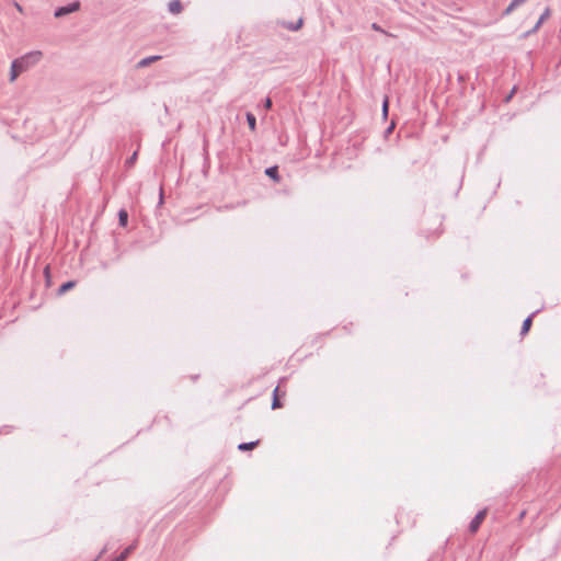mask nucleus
Masks as SVG:
<instances>
[{
    "label": "nucleus",
    "mask_w": 561,
    "mask_h": 561,
    "mask_svg": "<svg viewBox=\"0 0 561 561\" xmlns=\"http://www.w3.org/2000/svg\"><path fill=\"white\" fill-rule=\"evenodd\" d=\"M136 547H137V542L134 541L133 543H130L128 547H126L122 551V554H124L126 558H128L130 556V553H133V551L136 549Z\"/></svg>",
    "instance_id": "obj_17"
},
{
    "label": "nucleus",
    "mask_w": 561,
    "mask_h": 561,
    "mask_svg": "<svg viewBox=\"0 0 561 561\" xmlns=\"http://www.w3.org/2000/svg\"><path fill=\"white\" fill-rule=\"evenodd\" d=\"M371 28H373L374 31H376V32H379V33H382V34H386V35H389V36L391 35V34H389L388 32H386V31H385V30H383V28H382L378 23H376V22H374V23L371 24Z\"/></svg>",
    "instance_id": "obj_22"
},
{
    "label": "nucleus",
    "mask_w": 561,
    "mask_h": 561,
    "mask_svg": "<svg viewBox=\"0 0 561 561\" xmlns=\"http://www.w3.org/2000/svg\"><path fill=\"white\" fill-rule=\"evenodd\" d=\"M265 175L268 176L275 183L280 181V174L277 165H272L265 169Z\"/></svg>",
    "instance_id": "obj_5"
},
{
    "label": "nucleus",
    "mask_w": 561,
    "mask_h": 561,
    "mask_svg": "<svg viewBox=\"0 0 561 561\" xmlns=\"http://www.w3.org/2000/svg\"><path fill=\"white\" fill-rule=\"evenodd\" d=\"M71 286H72V288L76 286V282L75 280H72Z\"/></svg>",
    "instance_id": "obj_31"
},
{
    "label": "nucleus",
    "mask_w": 561,
    "mask_h": 561,
    "mask_svg": "<svg viewBox=\"0 0 561 561\" xmlns=\"http://www.w3.org/2000/svg\"><path fill=\"white\" fill-rule=\"evenodd\" d=\"M81 8V3L79 0H72V3H71V10H72V13L79 11Z\"/></svg>",
    "instance_id": "obj_23"
},
{
    "label": "nucleus",
    "mask_w": 561,
    "mask_h": 561,
    "mask_svg": "<svg viewBox=\"0 0 561 561\" xmlns=\"http://www.w3.org/2000/svg\"><path fill=\"white\" fill-rule=\"evenodd\" d=\"M70 288V282L62 284L59 288V294L66 293Z\"/></svg>",
    "instance_id": "obj_25"
},
{
    "label": "nucleus",
    "mask_w": 561,
    "mask_h": 561,
    "mask_svg": "<svg viewBox=\"0 0 561 561\" xmlns=\"http://www.w3.org/2000/svg\"><path fill=\"white\" fill-rule=\"evenodd\" d=\"M302 24H304L302 19H299V20H298L297 22H295V23H293V22L288 23V25H287L286 27H287L288 30H290V31H298V30H300V27L302 26Z\"/></svg>",
    "instance_id": "obj_15"
},
{
    "label": "nucleus",
    "mask_w": 561,
    "mask_h": 561,
    "mask_svg": "<svg viewBox=\"0 0 561 561\" xmlns=\"http://www.w3.org/2000/svg\"><path fill=\"white\" fill-rule=\"evenodd\" d=\"M119 227H127L128 225V211L125 208H121L117 213Z\"/></svg>",
    "instance_id": "obj_9"
},
{
    "label": "nucleus",
    "mask_w": 561,
    "mask_h": 561,
    "mask_svg": "<svg viewBox=\"0 0 561 561\" xmlns=\"http://www.w3.org/2000/svg\"><path fill=\"white\" fill-rule=\"evenodd\" d=\"M184 7H183V3L181 0H171L169 3H168V11L171 13V14H180L182 11H183Z\"/></svg>",
    "instance_id": "obj_4"
},
{
    "label": "nucleus",
    "mask_w": 561,
    "mask_h": 561,
    "mask_svg": "<svg viewBox=\"0 0 561 561\" xmlns=\"http://www.w3.org/2000/svg\"><path fill=\"white\" fill-rule=\"evenodd\" d=\"M394 127H396V124L392 121L391 124L386 128V130L383 133L386 138L389 137V135L393 131Z\"/></svg>",
    "instance_id": "obj_24"
},
{
    "label": "nucleus",
    "mask_w": 561,
    "mask_h": 561,
    "mask_svg": "<svg viewBox=\"0 0 561 561\" xmlns=\"http://www.w3.org/2000/svg\"><path fill=\"white\" fill-rule=\"evenodd\" d=\"M245 119H247V123H248V126L250 128L251 131H255L256 130V117L253 113L251 112H247L245 113Z\"/></svg>",
    "instance_id": "obj_11"
},
{
    "label": "nucleus",
    "mask_w": 561,
    "mask_h": 561,
    "mask_svg": "<svg viewBox=\"0 0 561 561\" xmlns=\"http://www.w3.org/2000/svg\"><path fill=\"white\" fill-rule=\"evenodd\" d=\"M43 57V53L41 50L30 51L23 55L20 58L14 59V61L21 67L22 71L25 72L30 68L37 65Z\"/></svg>",
    "instance_id": "obj_1"
},
{
    "label": "nucleus",
    "mask_w": 561,
    "mask_h": 561,
    "mask_svg": "<svg viewBox=\"0 0 561 561\" xmlns=\"http://www.w3.org/2000/svg\"><path fill=\"white\" fill-rule=\"evenodd\" d=\"M137 157H138V151H135L130 157H128L126 159V162H125L126 165L127 167H133L136 163V161H137Z\"/></svg>",
    "instance_id": "obj_20"
},
{
    "label": "nucleus",
    "mask_w": 561,
    "mask_h": 561,
    "mask_svg": "<svg viewBox=\"0 0 561 561\" xmlns=\"http://www.w3.org/2000/svg\"><path fill=\"white\" fill-rule=\"evenodd\" d=\"M23 73L21 67L13 60L10 68V82H14Z\"/></svg>",
    "instance_id": "obj_7"
},
{
    "label": "nucleus",
    "mask_w": 561,
    "mask_h": 561,
    "mask_svg": "<svg viewBox=\"0 0 561 561\" xmlns=\"http://www.w3.org/2000/svg\"><path fill=\"white\" fill-rule=\"evenodd\" d=\"M515 1H516V3H518V4H520V5H522L524 2H526V0H515Z\"/></svg>",
    "instance_id": "obj_30"
},
{
    "label": "nucleus",
    "mask_w": 561,
    "mask_h": 561,
    "mask_svg": "<svg viewBox=\"0 0 561 561\" xmlns=\"http://www.w3.org/2000/svg\"><path fill=\"white\" fill-rule=\"evenodd\" d=\"M381 114H382V118L386 121L388 118V114H389V96L388 95H386L382 100Z\"/></svg>",
    "instance_id": "obj_12"
},
{
    "label": "nucleus",
    "mask_w": 561,
    "mask_h": 561,
    "mask_svg": "<svg viewBox=\"0 0 561 561\" xmlns=\"http://www.w3.org/2000/svg\"><path fill=\"white\" fill-rule=\"evenodd\" d=\"M514 91H515V88H513V90L511 91V93H510V94H507L506 101H510V100H511V98H512V95H513Z\"/></svg>",
    "instance_id": "obj_28"
},
{
    "label": "nucleus",
    "mask_w": 561,
    "mask_h": 561,
    "mask_svg": "<svg viewBox=\"0 0 561 561\" xmlns=\"http://www.w3.org/2000/svg\"><path fill=\"white\" fill-rule=\"evenodd\" d=\"M541 310L542 308L535 310L523 321L519 332L522 336H525L530 331L534 317H536Z\"/></svg>",
    "instance_id": "obj_3"
},
{
    "label": "nucleus",
    "mask_w": 561,
    "mask_h": 561,
    "mask_svg": "<svg viewBox=\"0 0 561 561\" xmlns=\"http://www.w3.org/2000/svg\"><path fill=\"white\" fill-rule=\"evenodd\" d=\"M163 202H164V195H163L162 188H160L158 206H161L163 204Z\"/></svg>",
    "instance_id": "obj_27"
},
{
    "label": "nucleus",
    "mask_w": 561,
    "mask_h": 561,
    "mask_svg": "<svg viewBox=\"0 0 561 561\" xmlns=\"http://www.w3.org/2000/svg\"><path fill=\"white\" fill-rule=\"evenodd\" d=\"M16 9H18L19 12H21V13L23 12L22 7L20 4H18V3H16Z\"/></svg>",
    "instance_id": "obj_29"
},
{
    "label": "nucleus",
    "mask_w": 561,
    "mask_h": 561,
    "mask_svg": "<svg viewBox=\"0 0 561 561\" xmlns=\"http://www.w3.org/2000/svg\"><path fill=\"white\" fill-rule=\"evenodd\" d=\"M136 547H137V542L134 541L133 543H130L128 547H126L122 551V554H124L126 558H128L130 556V553H133V551L136 549Z\"/></svg>",
    "instance_id": "obj_18"
},
{
    "label": "nucleus",
    "mask_w": 561,
    "mask_h": 561,
    "mask_svg": "<svg viewBox=\"0 0 561 561\" xmlns=\"http://www.w3.org/2000/svg\"><path fill=\"white\" fill-rule=\"evenodd\" d=\"M486 514H488V510L486 508L480 510L474 515V517L470 520L468 529H469V531L471 534H476L479 530V528L481 527L483 520L486 517Z\"/></svg>",
    "instance_id": "obj_2"
},
{
    "label": "nucleus",
    "mask_w": 561,
    "mask_h": 561,
    "mask_svg": "<svg viewBox=\"0 0 561 561\" xmlns=\"http://www.w3.org/2000/svg\"><path fill=\"white\" fill-rule=\"evenodd\" d=\"M126 559L127 558L124 554H122V552H121L118 556L114 557L111 561H125Z\"/></svg>",
    "instance_id": "obj_26"
},
{
    "label": "nucleus",
    "mask_w": 561,
    "mask_h": 561,
    "mask_svg": "<svg viewBox=\"0 0 561 561\" xmlns=\"http://www.w3.org/2000/svg\"><path fill=\"white\" fill-rule=\"evenodd\" d=\"M551 12H550V9L549 8H546L545 11L540 14L539 16V24H542L549 16H550Z\"/></svg>",
    "instance_id": "obj_21"
},
{
    "label": "nucleus",
    "mask_w": 561,
    "mask_h": 561,
    "mask_svg": "<svg viewBox=\"0 0 561 561\" xmlns=\"http://www.w3.org/2000/svg\"><path fill=\"white\" fill-rule=\"evenodd\" d=\"M261 105L265 111H271L273 107L272 99L270 96H266L262 100Z\"/></svg>",
    "instance_id": "obj_16"
},
{
    "label": "nucleus",
    "mask_w": 561,
    "mask_h": 561,
    "mask_svg": "<svg viewBox=\"0 0 561 561\" xmlns=\"http://www.w3.org/2000/svg\"><path fill=\"white\" fill-rule=\"evenodd\" d=\"M541 25L542 24H539V20H538L533 28H530L527 32L523 33L522 37L526 38V37H529L533 34H535L540 28Z\"/></svg>",
    "instance_id": "obj_14"
},
{
    "label": "nucleus",
    "mask_w": 561,
    "mask_h": 561,
    "mask_svg": "<svg viewBox=\"0 0 561 561\" xmlns=\"http://www.w3.org/2000/svg\"><path fill=\"white\" fill-rule=\"evenodd\" d=\"M159 59H161L160 55H152V56L145 57L137 62V68H146Z\"/></svg>",
    "instance_id": "obj_6"
},
{
    "label": "nucleus",
    "mask_w": 561,
    "mask_h": 561,
    "mask_svg": "<svg viewBox=\"0 0 561 561\" xmlns=\"http://www.w3.org/2000/svg\"><path fill=\"white\" fill-rule=\"evenodd\" d=\"M278 393H279V388L276 387L273 390V399H272V409L273 410H277V409H280L284 407L283 401L278 398Z\"/></svg>",
    "instance_id": "obj_10"
},
{
    "label": "nucleus",
    "mask_w": 561,
    "mask_h": 561,
    "mask_svg": "<svg viewBox=\"0 0 561 561\" xmlns=\"http://www.w3.org/2000/svg\"><path fill=\"white\" fill-rule=\"evenodd\" d=\"M70 13V7H62V8H59L56 12H55V16L56 18H60L62 15H67Z\"/></svg>",
    "instance_id": "obj_19"
},
{
    "label": "nucleus",
    "mask_w": 561,
    "mask_h": 561,
    "mask_svg": "<svg viewBox=\"0 0 561 561\" xmlns=\"http://www.w3.org/2000/svg\"><path fill=\"white\" fill-rule=\"evenodd\" d=\"M260 440H252V442H243L238 445V450L240 451H249L254 449L256 446H259Z\"/></svg>",
    "instance_id": "obj_8"
},
{
    "label": "nucleus",
    "mask_w": 561,
    "mask_h": 561,
    "mask_svg": "<svg viewBox=\"0 0 561 561\" xmlns=\"http://www.w3.org/2000/svg\"><path fill=\"white\" fill-rule=\"evenodd\" d=\"M520 4L516 3L515 0H512L511 3L506 7V9L503 11L502 16L510 15L516 8H518Z\"/></svg>",
    "instance_id": "obj_13"
}]
</instances>
